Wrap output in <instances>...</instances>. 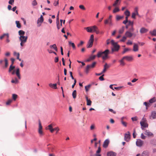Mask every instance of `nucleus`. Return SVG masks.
Wrapping results in <instances>:
<instances>
[{
  "instance_id": "1",
  "label": "nucleus",
  "mask_w": 156,
  "mask_h": 156,
  "mask_svg": "<svg viewBox=\"0 0 156 156\" xmlns=\"http://www.w3.org/2000/svg\"><path fill=\"white\" fill-rule=\"evenodd\" d=\"M84 29L86 30L89 33H92L93 32H95L97 34L100 33V32L98 27L96 26L85 27Z\"/></svg>"
},
{
  "instance_id": "2",
  "label": "nucleus",
  "mask_w": 156,
  "mask_h": 156,
  "mask_svg": "<svg viewBox=\"0 0 156 156\" xmlns=\"http://www.w3.org/2000/svg\"><path fill=\"white\" fill-rule=\"evenodd\" d=\"M111 53L109 50L107 49L103 52L99 51L97 54V56L98 58L100 57L102 54H104V55L102 57L103 60H105L108 58V55Z\"/></svg>"
},
{
  "instance_id": "3",
  "label": "nucleus",
  "mask_w": 156,
  "mask_h": 156,
  "mask_svg": "<svg viewBox=\"0 0 156 156\" xmlns=\"http://www.w3.org/2000/svg\"><path fill=\"white\" fill-rule=\"evenodd\" d=\"M142 121L140 122V123L141 126V128L142 130H144V128H147L148 124L146 122L145 118H143L142 119Z\"/></svg>"
},
{
  "instance_id": "4",
  "label": "nucleus",
  "mask_w": 156,
  "mask_h": 156,
  "mask_svg": "<svg viewBox=\"0 0 156 156\" xmlns=\"http://www.w3.org/2000/svg\"><path fill=\"white\" fill-rule=\"evenodd\" d=\"M96 64V62H94L92 63L91 65H87L85 69V72L87 74L89 73V69L91 68H94L95 67Z\"/></svg>"
},
{
  "instance_id": "5",
  "label": "nucleus",
  "mask_w": 156,
  "mask_h": 156,
  "mask_svg": "<svg viewBox=\"0 0 156 156\" xmlns=\"http://www.w3.org/2000/svg\"><path fill=\"white\" fill-rule=\"evenodd\" d=\"M113 46L114 47V48H112V54L114 51H118L120 48V46L117 44V43Z\"/></svg>"
},
{
  "instance_id": "6",
  "label": "nucleus",
  "mask_w": 156,
  "mask_h": 156,
  "mask_svg": "<svg viewBox=\"0 0 156 156\" xmlns=\"http://www.w3.org/2000/svg\"><path fill=\"white\" fill-rule=\"evenodd\" d=\"M130 138V135L129 131H128L127 133L125 134L124 139L126 142H128Z\"/></svg>"
},
{
  "instance_id": "7",
  "label": "nucleus",
  "mask_w": 156,
  "mask_h": 156,
  "mask_svg": "<svg viewBox=\"0 0 156 156\" xmlns=\"http://www.w3.org/2000/svg\"><path fill=\"white\" fill-rule=\"evenodd\" d=\"M28 38L27 36H20L19 37V39L20 41H22L26 43Z\"/></svg>"
},
{
  "instance_id": "8",
  "label": "nucleus",
  "mask_w": 156,
  "mask_h": 156,
  "mask_svg": "<svg viewBox=\"0 0 156 156\" xmlns=\"http://www.w3.org/2000/svg\"><path fill=\"white\" fill-rule=\"evenodd\" d=\"M143 144V141L140 139H138L136 142V145L138 147H141Z\"/></svg>"
},
{
  "instance_id": "9",
  "label": "nucleus",
  "mask_w": 156,
  "mask_h": 156,
  "mask_svg": "<svg viewBox=\"0 0 156 156\" xmlns=\"http://www.w3.org/2000/svg\"><path fill=\"white\" fill-rule=\"evenodd\" d=\"M138 15L139 14L138 12L137 8V7H136L135 9V12L132 13V17L133 19H135L136 18V16Z\"/></svg>"
},
{
  "instance_id": "10",
  "label": "nucleus",
  "mask_w": 156,
  "mask_h": 156,
  "mask_svg": "<svg viewBox=\"0 0 156 156\" xmlns=\"http://www.w3.org/2000/svg\"><path fill=\"white\" fill-rule=\"evenodd\" d=\"M144 134L149 137H153L154 136L153 134L147 130H146L145 131Z\"/></svg>"
},
{
  "instance_id": "11",
  "label": "nucleus",
  "mask_w": 156,
  "mask_h": 156,
  "mask_svg": "<svg viewBox=\"0 0 156 156\" xmlns=\"http://www.w3.org/2000/svg\"><path fill=\"white\" fill-rule=\"evenodd\" d=\"M125 34L126 37L129 38L131 37L133 35H134V37H135L136 35L135 34H134L128 31H127L126 32Z\"/></svg>"
},
{
  "instance_id": "12",
  "label": "nucleus",
  "mask_w": 156,
  "mask_h": 156,
  "mask_svg": "<svg viewBox=\"0 0 156 156\" xmlns=\"http://www.w3.org/2000/svg\"><path fill=\"white\" fill-rule=\"evenodd\" d=\"M150 118H152L153 119H156V111H154L151 112V115L150 116Z\"/></svg>"
},
{
  "instance_id": "13",
  "label": "nucleus",
  "mask_w": 156,
  "mask_h": 156,
  "mask_svg": "<svg viewBox=\"0 0 156 156\" xmlns=\"http://www.w3.org/2000/svg\"><path fill=\"white\" fill-rule=\"evenodd\" d=\"M109 143V140L108 139H106L104 142L103 146L104 148H107Z\"/></svg>"
},
{
  "instance_id": "14",
  "label": "nucleus",
  "mask_w": 156,
  "mask_h": 156,
  "mask_svg": "<svg viewBox=\"0 0 156 156\" xmlns=\"http://www.w3.org/2000/svg\"><path fill=\"white\" fill-rule=\"evenodd\" d=\"M16 74L17 76L18 77V79H20L21 76H20V69L19 68H17L16 69Z\"/></svg>"
},
{
  "instance_id": "15",
  "label": "nucleus",
  "mask_w": 156,
  "mask_h": 156,
  "mask_svg": "<svg viewBox=\"0 0 156 156\" xmlns=\"http://www.w3.org/2000/svg\"><path fill=\"white\" fill-rule=\"evenodd\" d=\"M116 154L112 151H110L107 153V156H116Z\"/></svg>"
},
{
  "instance_id": "16",
  "label": "nucleus",
  "mask_w": 156,
  "mask_h": 156,
  "mask_svg": "<svg viewBox=\"0 0 156 156\" xmlns=\"http://www.w3.org/2000/svg\"><path fill=\"white\" fill-rule=\"evenodd\" d=\"M46 128L47 129H49L51 133L54 132V128H53L52 124L48 125Z\"/></svg>"
},
{
  "instance_id": "17",
  "label": "nucleus",
  "mask_w": 156,
  "mask_h": 156,
  "mask_svg": "<svg viewBox=\"0 0 156 156\" xmlns=\"http://www.w3.org/2000/svg\"><path fill=\"white\" fill-rule=\"evenodd\" d=\"M133 50L134 51H137L138 50V46L137 44L135 43L133 44Z\"/></svg>"
},
{
  "instance_id": "18",
  "label": "nucleus",
  "mask_w": 156,
  "mask_h": 156,
  "mask_svg": "<svg viewBox=\"0 0 156 156\" xmlns=\"http://www.w3.org/2000/svg\"><path fill=\"white\" fill-rule=\"evenodd\" d=\"M104 23L105 24H108L110 26H112L113 25L112 20H105Z\"/></svg>"
},
{
  "instance_id": "19",
  "label": "nucleus",
  "mask_w": 156,
  "mask_h": 156,
  "mask_svg": "<svg viewBox=\"0 0 156 156\" xmlns=\"http://www.w3.org/2000/svg\"><path fill=\"white\" fill-rule=\"evenodd\" d=\"M123 58H125L126 60L128 61H131L133 59V58L132 56H124Z\"/></svg>"
},
{
  "instance_id": "20",
  "label": "nucleus",
  "mask_w": 156,
  "mask_h": 156,
  "mask_svg": "<svg viewBox=\"0 0 156 156\" xmlns=\"http://www.w3.org/2000/svg\"><path fill=\"white\" fill-rule=\"evenodd\" d=\"M49 47L50 48H53L56 52L58 51V48L55 44H54L52 45H51Z\"/></svg>"
},
{
  "instance_id": "21",
  "label": "nucleus",
  "mask_w": 156,
  "mask_h": 156,
  "mask_svg": "<svg viewBox=\"0 0 156 156\" xmlns=\"http://www.w3.org/2000/svg\"><path fill=\"white\" fill-rule=\"evenodd\" d=\"M148 30L144 27L141 28L140 30V32L141 34H143L147 32Z\"/></svg>"
},
{
  "instance_id": "22",
  "label": "nucleus",
  "mask_w": 156,
  "mask_h": 156,
  "mask_svg": "<svg viewBox=\"0 0 156 156\" xmlns=\"http://www.w3.org/2000/svg\"><path fill=\"white\" fill-rule=\"evenodd\" d=\"M44 21L43 17L42 15H41L40 17L38 18L37 20V23H42Z\"/></svg>"
},
{
  "instance_id": "23",
  "label": "nucleus",
  "mask_w": 156,
  "mask_h": 156,
  "mask_svg": "<svg viewBox=\"0 0 156 156\" xmlns=\"http://www.w3.org/2000/svg\"><path fill=\"white\" fill-rule=\"evenodd\" d=\"M49 86L51 88H53L54 89H56L57 88V84H52L50 83L49 84Z\"/></svg>"
},
{
  "instance_id": "24",
  "label": "nucleus",
  "mask_w": 156,
  "mask_h": 156,
  "mask_svg": "<svg viewBox=\"0 0 156 156\" xmlns=\"http://www.w3.org/2000/svg\"><path fill=\"white\" fill-rule=\"evenodd\" d=\"M149 152L147 151H145L143 152L142 156H148Z\"/></svg>"
},
{
  "instance_id": "25",
  "label": "nucleus",
  "mask_w": 156,
  "mask_h": 156,
  "mask_svg": "<svg viewBox=\"0 0 156 156\" xmlns=\"http://www.w3.org/2000/svg\"><path fill=\"white\" fill-rule=\"evenodd\" d=\"M156 101V99L155 97H153L149 100V103L150 104H152Z\"/></svg>"
},
{
  "instance_id": "26",
  "label": "nucleus",
  "mask_w": 156,
  "mask_h": 156,
  "mask_svg": "<svg viewBox=\"0 0 156 156\" xmlns=\"http://www.w3.org/2000/svg\"><path fill=\"white\" fill-rule=\"evenodd\" d=\"M19 35L20 36H24L25 32L23 30H20L18 32Z\"/></svg>"
},
{
  "instance_id": "27",
  "label": "nucleus",
  "mask_w": 156,
  "mask_h": 156,
  "mask_svg": "<svg viewBox=\"0 0 156 156\" xmlns=\"http://www.w3.org/2000/svg\"><path fill=\"white\" fill-rule=\"evenodd\" d=\"M150 33L152 36H155L156 35V29H154L153 31H150Z\"/></svg>"
},
{
  "instance_id": "28",
  "label": "nucleus",
  "mask_w": 156,
  "mask_h": 156,
  "mask_svg": "<svg viewBox=\"0 0 156 156\" xmlns=\"http://www.w3.org/2000/svg\"><path fill=\"white\" fill-rule=\"evenodd\" d=\"M16 27L18 28H20L21 27V24L20 22L18 21H16Z\"/></svg>"
},
{
  "instance_id": "29",
  "label": "nucleus",
  "mask_w": 156,
  "mask_h": 156,
  "mask_svg": "<svg viewBox=\"0 0 156 156\" xmlns=\"http://www.w3.org/2000/svg\"><path fill=\"white\" fill-rule=\"evenodd\" d=\"M15 68V66H13L12 65H11L9 67V72H10L12 70L14 69Z\"/></svg>"
},
{
  "instance_id": "30",
  "label": "nucleus",
  "mask_w": 156,
  "mask_h": 156,
  "mask_svg": "<svg viewBox=\"0 0 156 156\" xmlns=\"http://www.w3.org/2000/svg\"><path fill=\"white\" fill-rule=\"evenodd\" d=\"M69 45H71L73 49H75L76 48L75 45L71 41H69Z\"/></svg>"
},
{
  "instance_id": "31",
  "label": "nucleus",
  "mask_w": 156,
  "mask_h": 156,
  "mask_svg": "<svg viewBox=\"0 0 156 156\" xmlns=\"http://www.w3.org/2000/svg\"><path fill=\"white\" fill-rule=\"evenodd\" d=\"M150 143L153 145H156V140L154 139L151 140Z\"/></svg>"
},
{
  "instance_id": "32",
  "label": "nucleus",
  "mask_w": 156,
  "mask_h": 156,
  "mask_svg": "<svg viewBox=\"0 0 156 156\" xmlns=\"http://www.w3.org/2000/svg\"><path fill=\"white\" fill-rule=\"evenodd\" d=\"M76 90H74L72 93V96L73 98L75 99L76 97Z\"/></svg>"
},
{
  "instance_id": "33",
  "label": "nucleus",
  "mask_w": 156,
  "mask_h": 156,
  "mask_svg": "<svg viewBox=\"0 0 156 156\" xmlns=\"http://www.w3.org/2000/svg\"><path fill=\"white\" fill-rule=\"evenodd\" d=\"M124 14L126 16H129L130 15V12L129 10H126V11L124 12Z\"/></svg>"
},
{
  "instance_id": "34",
  "label": "nucleus",
  "mask_w": 156,
  "mask_h": 156,
  "mask_svg": "<svg viewBox=\"0 0 156 156\" xmlns=\"http://www.w3.org/2000/svg\"><path fill=\"white\" fill-rule=\"evenodd\" d=\"M19 82V81L17 80V78L16 77L15 78V80H11V82L13 83H15V84Z\"/></svg>"
},
{
  "instance_id": "35",
  "label": "nucleus",
  "mask_w": 156,
  "mask_h": 156,
  "mask_svg": "<svg viewBox=\"0 0 156 156\" xmlns=\"http://www.w3.org/2000/svg\"><path fill=\"white\" fill-rule=\"evenodd\" d=\"M6 41L7 43H9L10 42V40L9 39V34L8 33H7V34L6 36Z\"/></svg>"
},
{
  "instance_id": "36",
  "label": "nucleus",
  "mask_w": 156,
  "mask_h": 156,
  "mask_svg": "<svg viewBox=\"0 0 156 156\" xmlns=\"http://www.w3.org/2000/svg\"><path fill=\"white\" fill-rule=\"evenodd\" d=\"M18 96L16 94H13L12 95V98L13 100L16 101L17 98Z\"/></svg>"
},
{
  "instance_id": "37",
  "label": "nucleus",
  "mask_w": 156,
  "mask_h": 156,
  "mask_svg": "<svg viewBox=\"0 0 156 156\" xmlns=\"http://www.w3.org/2000/svg\"><path fill=\"white\" fill-rule=\"evenodd\" d=\"M7 33H4L2 35L0 36V40H2L4 37H5L7 36Z\"/></svg>"
},
{
  "instance_id": "38",
  "label": "nucleus",
  "mask_w": 156,
  "mask_h": 156,
  "mask_svg": "<svg viewBox=\"0 0 156 156\" xmlns=\"http://www.w3.org/2000/svg\"><path fill=\"white\" fill-rule=\"evenodd\" d=\"M93 43H92V42H88V43L87 45V48H91L93 45Z\"/></svg>"
},
{
  "instance_id": "39",
  "label": "nucleus",
  "mask_w": 156,
  "mask_h": 156,
  "mask_svg": "<svg viewBox=\"0 0 156 156\" xmlns=\"http://www.w3.org/2000/svg\"><path fill=\"white\" fill-rule=\"evenodd\" d=\"M4 61L5 62V68H7L8 66V61L7 58H5Z\"/></svg>"
},
{
  "instance_id": "40",
  "label": "nucleus",
  "mask_w": 156,
  "mask_h": 156,
  "mask_svg": "<svg viewBox=\"0 0 156 156\" xmlns=\"http://www.w3.org/2000/svg\"><path fill=\"white\" fill-rule=\"evenodd\" d=\"M119 9L118 7H116L113 10V13H115L117 12H119Z\"/></svg>"
},
{
  "instance_id": "41",
  "label": "nucleus",
  "mask_w": 156,
  "mask_h": 156,
  "mask_svg": "<svg viewBox=\"0 0 156 156\" xmlns=\"http://www.w3.org/2000/svg\"><path fill=\"white\" fill-rule=\"evenodd\" d=\"M123 17V16H119V15H117L116 17V19L117 20H119L122 19Z\"/></svg>"
},
{
  "instance_id": "42",
  "label": "nucleus",
  "mask_w": 156,
  "mask_h": 156,
  "mask_svg": "<svg viewBox=\"0 0 156 156\" xmlns=\"http://www.w3.org/2000/svg\"><path fill=\"white\" fill-rule=\"evenodd\" d=\"M124 27H122V28L119 30V34H122L123 33L124 30Z\"/></svg>"
},
{
  "instance_id": "43",
  "label": "nucleus",
  "mask_w": 156,
  "mask_h": 156,
  "mask_svg": "<svg viewBox=\"0 0 156 156\" xmlns=\"http://www.w3.org/2000/svg\"><path fill=\"white\" fill-rule=\"evenodd\" d=\"M131 50V49H130L128 48H125L124 49V50L122 51V53L123 54L124 53H125L126 51H129V50Z\"/></svg>"
},
{
  "instance_id": "44",
  "label": "nucleus",
  "mask_w": 156,
  "mask_h": 156,
  "mask_svg": "<svg viewBox=\"0 0 156 156\" xmlns=\"http://www.w3.org/2000/svg\"><path fill=\"white\" fill-rule=\"evenodd\" d=\"M128 25H131L132 26H133V21H131L130 20H129L128 22Z\"/></svg>"
},
{
  "instance_id": "45",
  "label": "nucleus",
  "mask_w": 156,
  "mask_h": 156,
  "mask_svg": "<svg viewBox=\"0 0 156 156\" xmlns=\"http://www.w3.org/2000/svg\"><path fill=\"white\" fill-rule=\"evenodd\" d=\"M32 4L33 6H36L37 5V3L36 0H34L32 2Z\"/></svg>"
},
{
  "instance_id": "46",
  "label": "nucleus",
  "mask_w": 156,
  "mask_h": 156,
  "mask_svg": "<svg viewBox=\"0 0 156 156\" xmlns=\"http://www.w3.org/2000/svg\"><path fill=\"white\" fill-rule=\"evenodd\" d=\"M104 74H102L99 78V80L101 81H103L105 79L103 77V76H104Z\"/></svg>"
},
{
  "instance_id": "47",
  "label": "nucleus",
  "mask_w": 156,
  "mask_h": 156,
  "mask_svg": "<svg viewBox=\"0 0 156 156\" xmlns=\"http://www.w3.org/2000/svg\"><path fill=\"white\" fill-rule=\"evenodd\" d=\"M126 37H126H126L125 36H123L122 37V39L120 40V41L121 42H125V40L126 39Z\"/></svg>"
},
{
  "instance_id": "48",
  "label": "nucleus",
  "mask_w": 156,
  "mask_h": 156,
  "mask_svg": "<svg viewBox=\"0 0 156 156\" xmlns=\"http://www.w3.org/2000/svg\"><path fill=\"white\" fill-rule=\"evenodd\" d=\"M119 0H116L115 1V3L113 4V6H115L116 5H117Z\"/></svg>"
},
{
  "instance_id": "49",
  "label": "nucleus",
  "mask_w": 156,
  "mask_h": 156,
  "mask_svg": "<svg viewBox=\"0 0 156 156\" xmlns=\"http://www.w3.org/2000/svg\"><path fill=\"white\" fill-rule=\"evenodd\" d=\"M92 102L90 100H87V105L88 106H90L91 105Z\"/></svg>"
},
{
  "instance_id": "50",
  "label": "nucleus",
  "mask_w": 156,
  "mask_h": 156,
  "mask_svg": "<svg viewBox=\"0 0 156 156\" xmlns=\"http://www.w3.org/2000/svg\"><path fill=\"white\" fill-rule=\"evenodd\" d=\"M84 42L83 41H81L80 43L77 44V46L78 47L81 46L83 44Z\"/></svg>"
},
{
  "instance_id": "51",
  "label": "nucleus",
  "mask_w": 156,
  "mask_h": 156,
  "mask_svg": "<svg viewBox=\"0 0 156 156\" xmlns=\"http://www.w3.org/2000/svg\"><path fill=\"white\" fill-rule=\"evenodd\" d=\"M12 101V99H9V100L7 101L6 102V104L7 105H9Z\"/></svg>"
},
{
  "instance_id": "52",
  "label": "nucleus",
  "mask_w": 156,
  "mask_h": 156,
  "mask_svg": "<svg viewBox=\"0 0 156 156\" xmlns=\"http://www.w3.org/2000/svg\"><path fill=\"white\" fill-rule=\"evenodd\" d=\"M79 7L80 8V9L82 10H85V8L83 5H80L79 6Z\"/></svg>"
},
{
  "instance_id": "53",
  "label": "nucleus",
  "mask_w": 156,
  "mask_h": 156,
  "mask_svg": "<svg viewBox=\"0 0 156 156\" xmlns=\"http://www.w3.org/2000/svg\"><path fill=\"white\" fill-rule=\"evenodd\" d=\"M121 122L122 125L125 127H126L127 126V123L121 120Z\"/></svg>"
},
{
  "instance_id": "54",
  "label": "nucleus",
  "mask_w": 156,
  "mask_h": 156,
  "mask_svg": "<svg viewBox=\"0 0 156 156\" xmlns=\"http://www.w3.org/2000/svg\"><path fill=\"white\" fill-rule=\"evenodd\" d=\"M110 67L109 65H108L107 63H106L104 65V68L105 67L106 70Z\"/></svg>"
},
{
  "instance_id": "55",
  "label": "nucleus",
  "mask_w": 156,
  "mask_h": 156,
  "mask_svg": "<svg viewBox=\"0 0 156 156\" xmlns=\"http://www.w3.org/2000/svg\"><path fill=\"white\" fill-rule=\"evenodd\" d=\"M56 24H57V28L58 30L59 29H60V25H59V21H56Z\"/></svg>"
},
{
  "instance_id": "56",
  "label": "nucleus",
  "mask_w": 156,
  "mask_h": 156,
  "mask_svg": "<svg viewBox=\"0 0 156 156\" xmlns=\"http://www.w3.org/2000/svg\"><path fill=\"white\" fill-rule=\"evenodd\" d=\"M42 129V126L41 125L40 121H39V129Z\"/></svg>"
},
{
  "instance_id": "57",
  "label": "nucleus",
  "mask_w": 156,
  "mask_h": 156,
  "mask_svg": "<svg viewBox=\"0 0 156 156\" xmlns=\"http://www.w3.org/2000/svg\"><path fill=\"white\" fill-rule=\"evenodd\" d=\"M14 2V0H9V3L10 4L12 5Z\"/></svg>"
},
{
  "instance_id": "58",
  "label": "nucleus",
  "mask_w": 156,
  "mask_h": 156,
  "mask_svg": "<svg viewBox=\"0 0 156 156\" xmlns=\"http://www.w3.org/2000/svg\"><path fill=\"white\" fill-rule=\"evenodd\" d=\"M58 1L57 2L56 1H55L54 3V5L55 6H57L58 4Z\"/></svg>"
},
{
  "instance_id": "59",
  "label": "nucleus",
  "mask_w": 156,
  "mask_h": 156,
  "mask_svg": "<svg viewBox=\"0 0 156 156\" xmlns=\"http://www.w3.org/2000/svg\"><path fill=\"white\" fill-rule=\"evenodd\" d=\"M39 133L41 135H42L43 134V133L42 131V129H38V130Z\"/></svg>"
},
{
  "instance_id": "60",
  "label": "nucleus",
  "mask_w": 156,
  "mask_h": 156,
  "mask_svg": "<svg viewBox=\"0 0 156 156\" xmlns=\"http://www.w3.org/2000/svg\"><path fill=\"white\" fill-rule=\"evenodd\" d=\"M141 138L143 139H145L146 138V136L143 133H142L141 134Z\"/></svg>"
},
{
  "instance_id": "61",
  "label": "nucleus",
  "mask_w": 156,
  "mask_h": 156,
  "mask_svg": "<svg viewBox=\"0 0 156 156\" xmlns=\"http://www.w3.org/2000/svg\"><path fill=\"white\" fill-rule=\"evenodd\" d=\"M101 151V149L100 147H98V150L96 151V153H99Z\"/></svg>"
},
{
  "instance_id": "62",
  "label": "nucleus",
  "mask_w": 156,
  "mask_h": 156,
  "mask_svg": "<svg viewBox=\"0 0 156 156\" xmlns=\"http://www.w3.org/2000/svg\"><path fill=\"white\" fill-rule=\"evenodd\" d=\"M111 42L112 45H114V44H116L117 43V42H115L113 40H111Z\"/></svg>"
},
{
  "instance_id": "63",
  "label": "nucleus",
  "mask_w": 156,
  "mask_h": 156,
  "mask_svg": "<svg viewBox=\"0 0 156 156\" xmlns=\"http://www.w3.org/2000/svg\"><path fill=\"white\" fill-rule=\"evenodd\" d=\"M96 56L95 55H93L91 56H90V58L91 60H93L95 59V58Z\"/></svg>"
},
{
  "instance_id": "64",
  "label": "nucleus",
  "mask_w": 156,
  "mask_h": 156,
  "mask_svg": "<svg viewBox=\"0 0 156 156\" xmlns=\"http://www.w3.org/2000/svg\"><path fill=\"white\" fill-rule=\"evenodd\" d=\"M11 62H12L11 65H13V64H14V61L15 60V59L13 58H11Z\"/></svg>"
}]
</instances>
